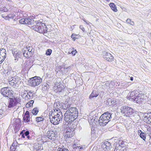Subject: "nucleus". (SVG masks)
Returning a JSON list of instances; mask_svg holds the SVG:
<instances>
[{
  "mask_svg": "<svg viewBox=\"0 0 151 151\" xmlns=\"http://www.w3.org/2000/svg\"><path fill=\"white\" fill-rule=\"evenodd\" d=\"M76 35V36H77V35H75L74 34H72V35H71V38H76L75 37Z\"/></svg>",
  "mask_w": 151,
  "mask_h": 151,
  "instance_id": "obj_48",
  "label": "nucleus"
},
{
  "mask_svg": "<svg viewBox=\"0 0 151 151\" xmlns=\"http://www.w3.org/2000/svg\"><path fill=\"white\" fill-rule=\"evenodd\" d=\"M78 149L79 150H82L83 148L82 147H81L80 146H77V147H76V149Z\"/></svg>",
  "mask_w": 151,
  "mask_h": 151,
  "instance_id": "obj_50",
  "label": "nucleus"
},
{
  "mask_svg": "<svg viewBox=\"0 0 151 151\" xmlns=\"http://www.w3.org/2000/svg\"><path fill=\"white\" fill-rule=\"evenodd\" d=\"M77 146H76V145H73V147L74 149H76V147H77Z\"/></svg>",
  "mask_w": 151,
  "mask_h": 151,
  "instance_id": "obj_53",
  "label": "nucleus"
},
{
  "mask_svg": "<svg viewBox=\"0 0 151 151\" xmlns=\"http://www.w3.org/2000/svg\"><path fill=\"white\" fill-rule=\"evenodd\" d=\"M112 114L111 113L107 112L103 114L102 115V116L107 121H108L109 122L110 121V119L111 118Z\"/></svg>",
  "mask_w": 151,
  "mask_h": 151,
  "instance_id": "obj_16",
  "label": "nucleus"
},
{
  "mask_svg": "<svg viewBox=\"0 0 151 151\" xmlns=\"http://www.w3.org/2000/svg\"><path fill=\"white\" fill-rule=\"evenodd\" d=\"M10 149L11 151H15L16 148L13 146V144H12V146L10 147Z\"/></svg>",
  "mask_w": 151,
  "mask_h": 151,
  "instance_id": "obj_38",
  "label": "nucleus"
},
{
  "mask_svg": "<svg viewBox=\"0 0 151 151\" xmlns=\"http://www.w3.org/2000/svg\"><path fill=\"white\" fill-rule=\"evenodd\" d=\"M99 95V93L96 91H93L89 97V99H94V97H97Z\"/></svg>",
  "mask_w": 151,
  "mask_h": 151,
  "instance_id": "obj_19",
  "label": "nucleus"
},
{
  "mask_svg": "<svg viewBox=\"0 0 151 151\" xmlns=\"http://www.w3.org/2000/svg\"><path fill=\"white\" fill-rule=\"evenodd\" d=\"M34 103V101L33 100H30L29 102L28 103H29V104L31 106H32Z\"/></svg>",
  "mask_w": 151,
  "mask_h": 151,
  "instance_id": "obj_41",
  "label": "nucleus"
},
{
  "mask_svg": "<svg viewBox=\"0 0 151 151\" xmlns=\"http://www.w3.org/2000/svg\"><path fill=\"white\" fill-rule=\"evenodd\" d=\"M113 83V82H111V84Z\"/></svg>",
  "mask_w": 151,
  "mask_h": 151,
  "instance_id": "obj_62",
  "label": "nucleus"
},
{
  "mask_svg": "<svg viewBox=\"0 0 151 151\" xmlns=\"http://www.w3.org/2000/svg\"><path fill=\"white\" fill-rule=\"evenodd\" d=\"M126 22L131 25H133L134 24V22L133 21H131V19H128L127 20Z\"/></svg>",
  "mask_w": 151,
  "mask_h": 151,
  "instance_id": "obj_34",
  "label": "nucleus"
},
{
  "mask_svg": "<svg viewBox=\"0 0 151 151\" xmlns=\"http://www.w3.org/2000/svg\"><path fill=\"white\" fill-rule=\"evenodd\" d=\"M9 84L12 86H16V84L19 82V80L18 78L12 77L10 79L9 81Z\"/></svg>",
  "mask_w": 151,
  "mask_h": 151,
  "instance_id": "obj_11",
  "label": "nucleus"
},
{
  "mask_svg": "<svg viewBox=\"0 0 151 151\" xmlns=\"http://www.w3.org/2000/svg\"><path fill=\"white\" fill-rule=\"evenodd\" d=\"M30 116L29 115H24L23 119L25 122H28L30 121Z\"/></svg>",
  "mask_w": 151,
  "mask_h": 151,
  "instance_id": "obj_26",
  "label": "nucleus"
},
{
  "mask_svg": "<svg viewBox=\"0 0 151 151\" xmlns=\"http://www.w3.org/2000/svg\"><path fill=\"white\" fill-rule=\"evenodd\" d=\"M22 137L23 138H25V135L24 134H22Z\"/></svg>",
  "mask_w": 151,
  "mask_h": 151,
  "instance_id": "obj_56",
  "label": "nucleus"
},
{
  "mask_svg": "<svg viewBox=\"0 0 151 151\" xmlns=\"http://www.w3.org/2000/svg\"><path fill=\"white\" fill-rule=\"evenodd\" d=\"M73 133L69 132H66V134L65 135V136L68 138H71L73 137Z\"/></svg>",
  "mask_w": 151,
  "mask_h": 151,
  "instance_id": "obj_27",
  "label": "nucleus"
},
{
  "mask_svg": "<svg viewBox=\"0 0 151 151\" xmlns=\"http://www.w3.org/2000/svg\"><path fill=\"white\" fill-rule=\"evenodd\" d=\"M60 104L59 103H56L54 104V111L58 112L60 110L59 108L60 107Z\"/></svg>",
  "mask_w": 151,
  "mask_h": 151,
  "instance_id": "obj_20",
  "label": "nucleus"
},
{
  "mask_svg": "<svg viewBox=\"0 0 151 151\" xmlns=\"http://www.w3.org/2000/svg\"><path fill=\"white\" fill-rule=\"evenodd\" d=\"M34 21L32 19L29 18H22L19 20V23L23 24L29 25V27L34 30L40 33L45 32L47 27L44 23L37 21Z\"/></svg>",
  "mask_w": 151,
  "mask_h": 151,
  "instance_id": "obj_1",
  "label": "nucleus"
},
{
  "mask_svg": "<svg viewBox=\"0 0 151 151\" xmlns=\"http://www.w3.org/2000/svg\"><path fill=\"white\" fill-rule=\"evenodd\" d=\"M133 79V77H132L130 78V80L132 81Z\"/></svg>",
  "mask_w": 151,
  "mask_h": 151,
  "instance_id": "obj_57",
  "label": "nucleus"
},
{
  "mask_svg": "<svg viewBox=\"0 0 151 151\" xmlns=\"http://www.w3.org/2000/svg\"><path fill=\"white\" fill-rule=\"evenodd\" d=\"M29 115V112L28 111H26V112L25 113V114H24V115Z\"/></svg>",
  "mask_w": 151,
  "mask_h": 151,
  "instance_id": "obj_52",
  "label": "nucleus"
},
{
  "mask_svg": "<svg viewBox=\"0 0 151 151\" xmlns=\"http://www.w3.org/2000/svg\"><path fill=\"white\" fill-rule=\"evenodd\" d=\"M52 50L51 49H48L46 51V54L47 55H50L52 53Z\"/></svg>",
  "mask_w": 151,
  "mask_h": 151,
  "instance_id": "obj_33",
  "label": "nucleus"
},
{
  "mask_svg": "<svg viewBox=\"0 0 151 151\" xmlns=\"http://www.w3.org/2000/svg\"><path fill=\"white\" fill-rule=\"evenodd\" d=\"M23 54L24 56L25 57H28V56L29 55V54H28V51L27 50H23Z\"/></svg>",
  "mask_w": 151,
  "mask_h": 151,
  "instance_id": "obj_32",
  "label": "nucleus"
},
{
  "mask_svg": "<svg viewBox=\"0 0 151 151\" xmlns=\"http://www.w3.org/2000/svg\"><path fill=\"white\" fill-rule=\"evenodd\" d=\"M42 79L39 77L35 76L30 78L28 82L30 85L34 86H38L41 83Z\"/></svg>",
  "mask_w": 151,
  "mask_h": 151,
  "instance_id": "obj_6",
  "label": "nucleus"
},
{
  "mask_svg": "<svg viewBox=\"0 0 151 151\" xmlns=\"http://www.w3.org/2000/svg\"><path fill=\"white\" fill-rule=\"evenodd\" d=\"M102 147L104 150H109L111 148V143L108 141H105L102 145Z\"/></svg>",
  "mask_w": 151,
  "mask_h": 151,
  "instance_id": "obj_13",
  "label": "nucleus"
},
{
  "mask_svg": "<svg viewBox=\"0 0 151 151\" xmlns=\"http://www.w3.org/2000/svg\"><path fill=\"white\" fill-rule=\"evenodd\" d=\"M109 6L111 7V9L114 12H116L117 11V9L116 5L114 3H110Z\"/></svg>",
  "mask_w": 151,
  "mask_h": 151,
  "instance_id": "obj_24",
  "label": "nucleus"
},
{
  "mask_svg": "<svg viewBox=\"0 0 151 151\" xmlns=\"http://www.w3.org/2000/svg\"><path fill=\"white\" fill-rule=\"evenodd\" d=\"M145 97L146 96L144 94H139L137 96L136 98H134V101L137 103H141L143 102Z\"/></svg>",
  "mask_w": 151,
  "mask_h": 151,
  "instance_id": "obj_9",
  "label": "nucleus"
},
{
  "mask_svg": "<svg viewBox=\"0 0 151 151\" xmlns=\"http://www.w3.org/2000/svg\"><path fill=\"white\" fill-rule=\"evenodd\" d=\"M12 52L14 57H19L20 54V51L17 49H14L13 50Z\"/></svg>",
  "mask_w": 151,
  "mask_h": 151,
  "instance_id": "obj_18",
  "label": "nucleus"
},
{
  "mask_svg": "<svg viewBox=\"0 0 151 151\" xmlns=\"http://www.w3.org/2000/svg\"><path fill=\"white\" fill-rule=\"evenodd\" d=\"M6 50L4 48L0 49V55L2 56H4L6 58Z\"/></svg>",
  "mask_w": 151,
  "mask_h": 151,
  "instance_id": "obj_22",
  "label": "nucleus"
},
{
  "mask_svg": "<svg viewBox=\"0 0 151 151\" xmlns=\"http://www.w3.org/2000/svg\"><path fill=\"white\" fill-rule=\"evenodd\" d=\"M26 106L27 108H28L29 107H30V106L29 105V103H27L26 105Z\"/></svg>",
  "mask_w": 151,
  "mask_h": 151,
  "instance_id": "obj_49",
  "label": "nucleus"
},
{
  "mask_svg": "<svg viewBox=\"0 0 151 151\" xmlns=\"http://www.w3.org/2000/svg\"><path fill=\"white\" fill-rule=\"evenodd\" d=\"M143 132H142L141 130H138V135H140V134H141Z\"/></svg>",
  "mask_w": 151,
  "mask_h": 151,
  "instance_id": "obj_46",
  "label": "nucleus"
},
{
  "mask_svg": "<svg viewBox=\"0 0 151 151\" xmlns=\"http://www.w3.org/2000/svg\"><path fill=\"white\" fill-rule=\"evenodd\" d=\"M27 138H28V139H30V136L29 135H28V136H27Z\"/></svg>",
  "mask_w": 151,
  "mask_h": 151,
  "instance_id": "obj_58",
  "label": "nucleus"
},
{
  "mask_svg": "<svg viewBox=\"0 0 151 151\" xmlns=\"http://www.w3.org/2000/svg\"><path fill=\"white\" fill-rule=\"evenodd\" d=\"M56 132L52 131H48L47 133V137L51 140H54L56 138Z\"/></svg>",
  "mask_w": 151,
  "mask_h": 151,
  "instance_id": "obj_10",
  "label": "nucleus"
},
{
  "mask_svg": "<svg viewBox=\"0 0 151 151\" xmlns=\"http://www.w3.org/2000/svg\"><path fill=\"white\" fill-rule=\"evenodd\" d=\"M7 19H13L14 18V16L9 14L6 17Z\"/></svg>",
  "mask_w": 151,
  "mask_h": 151,
  "instance_id": "obj_40",
  "label": "nucleus"
},
{
  "mask_svg": "<svg viewBox=\"0 0 151 151\" xmlns=\"http://www.w3.org/2000/svg\"><path fill=\"white\" fill-rule=\"evenodd\" d=\"M38 112V110L37 108H34L32 111V113L33 114L36 115Z\"/></svg>",
  "mask_w": 151,
  "mask_h": 151,
  "instance_id": "obj_28",
  "label": "nucleus"
},
{
  "mask_svg": "<svg viewBox=\"0 0 151 151\" xmlns=\"http://www.w3.org/2000/svg\"><path fill=\"white\" fill-rule=\"evenodd\" d=\"M38 137L39 138H37L36 139L37 143L34 145L33 147L34 151H40V149L42 150V148L41 145L42 143L43 144L45 142L43 139L44 136L43 137H42L41 135H39ZM46 141V140L45 142Z\"/></svg>",
  "mask_w": 151,
  "mask_h": 151,
  "instance_id": "obj_4",
  "label": "nucleus"
},
{
  "mask_svg": "<svg viewBox=\"0 0 151 151\" xmlns=\"http://www.w3.org/2000/svg\"><path fill=\"white\" fill-rule=\"evenodd\" d=\"M4 8V7L2 8H0V11H3Z\"/></svg>",
  "mask_w": 151,
  "mask_h": 151,
  "instance_id": "obj_54",
  "label": "nucleus"
},
{
  "mask_svg": "<svg viewBox=\"0 0 151 151\" xmlns=\"http://www.w3.org/2000/svg\"><path fill=\"white\" fill-rule=\"evenodd\" d=\"M77 52L75 50V51H72L71 52V53L73 55H75L76 54V53Z\"/></svg>",
  "mask_w": 151,
  "mask_h": 151,
  "instance_id": "obj_44",
  "label": "nucleus"
},
{
  "mask_svg": "<svg viewBox=\"0 0 151 151\" xmlns=\"http://www.w3.org/2000/svg\"><path fill=\"white\" fill-rule=\"evenodd\" d=\"M136 96H137L135 95L134 91L131 92L129 96V99L132 100V101H134V98H136Z\"/></svg>",
  "mask_w": 151,
  "mask_h": 151,
  "instance_id": "obj_23",
  "label": "nucleus"
},
{
  "mask_svg": "<svg viewBox=\"0 0 151 151\" xmlns=\"http://www.w3.org/2000/svg\"><path fill=\"white\" fill-rule=\"evenodd\" d=\"M121 112L126 116L129 117L134 113L132 109L127 106H124L121 108Z\"/></svg>",
  "mask_w": 151,
  "mask_h": 151,
  "instance_id": "obj_5",
  "label": "nucleus"
},
{
  "mask_svg": "<svg viewBox=\"0 0 151 151\" xmlns=\"http://www.w3.org/2000/svg\"><path fill=\"white\" fill-rule=\"evenodd\" d=\"M109 122V121H107L106 119L102 116L101 115L99 118V122L101 126H105Z\"/></svg>",
  "mask_w": 151,
  "mask_h": 151,
  "instance_id": "obj_15",
  "label": "nucleus"
},
{
  "mask_svg": "<svg viewBox=\"0 0 151 151\" xmlns=\"http://www.w3.org/2000/svg\"><path fill=\"white\" fill-rule=\"evenodd\" d=\"M57 89L58 91L61 92L62 90L63 89V86L62 85H59L57 86Z\"/></svg>",
  "mask_w": 151,
  "mask_h": 151,
  "instance_id": "obj_29",
  "label": "nucleus"
},
{
  "mask_svg": "<svg viewBox=\"0 0 151 151\" xmlns=\"http://www.w3.org/2000/svg\"><path fill=\"white\" fill-rule=\"evenodd\" d=\"M143 117L144 119L146 121L147 123L151 124V112L145 113Z\"/></svg>",
  "mask_w": 151,
  "mask_h": 151,
  "instance_id": "obj_12",
  "label": "nucleus"
},
{
  "mask_svg": "<svg viewBox=\"0 0 151 151\" xmlns=\"http://www.w3.org/2000/svg\"><path fill=\"white\" fill-rule=\"evenodd\" d=\"M115 146V149L114 151H122V150H120L121 148L124 147L123 144L122 142L121 143H116L114 144Z\"/></svg>",
  "mask_w": 151,
  "mask_h": 151,
  "instance_id": "obj_17",
  "label": "nucleus"
},
{
  "mask_svg": "<svg viewBox=\"0 0 151 151\" xmlns=\"http://www.w3.org/2000/svg\"><path fill=\"white\" fill-rule=\"evenodd\" d=\"M65 108H64V109H66L67 108H69L70 107V104H65Z\"/></svg>",
  "mask_w": 151,
  "mask_h": 151,
  "instance_id": "obj_37",
  "label": "nucleus"
},
{
  "mask_svg": "<svg viewBox=\"0 0 151 151\" xmlns=\"http://www.w3.org/2000/svg\"><path fill=\"white\" fill-rule=\"evenodd\" d=\"M33 94L32 93L31 91H29L27 94L25 96V99L26 100H28L32 97Z\"/></svg>",
  "mask_w": 151,
  "mask_h": 151,
  "instance_id": "obj_21",
  "label": "nucleus"
},
{
  "mask_svg": "<svg viewBox=\"0 0 151 151\" xmlns=\"http://www.w3.org/2000/svg\"><path fill=\"white\" fill-rule=\"evenodd\" d=\"M79 28L83 31V32H84L85 31V29L82 25H80V26Z\"/></svg>",
  "mask_w": 151,
  "mask_h": 151,
  "instance_id": "obj_42",
  "label": "nucleus"
},
{
  "mask_svg": "<svg viewBox=\"0 0 151 151\" xmlns=\"http://www.w3.org/2000/svg\"><path fill=\"white\" fill-rule=\"evenodd\" d=\"M24 134L25 136H27L29 135V132L28 131H26L25 132Z\"/></svg>",
  "mask_w": 151,
  "mask_h": 151,
  "instance_id": "obj_43",
  "label": "nucleus"
},
{
  "mask_svg": "<svg viewBox=\"0 0 151 151\" xmlns=\"http://www.w3.org/2000/svg\"><path fill=\"white\" fill-rule=\"evenodd\" d=\"M50 122L54 125H57L61 122L63 119V115L61 112H53L51 111L49 114Z\"/></svg>",
  "mask_w": 151,
  "mask_h": 151,
  "instance_id": "obj_3",
  "label": "nucleus"
},
{
  "mask_svg": "<svg viewBox=\"0 0 151 151\" xmlns=\"http://www.w3.org/2000/svg\"><path fill=\"white\" fill-rule=\"evenodd\" d=\"M129 85L128 84V83H124L121 84V86L122 87L125 88L128 86Z\"/></svg>",
  "mask_w": 151,
  "mask_h": 151,
  "instance_id": "obj_36",
  "label": "nucleus"
},
{
  "mask_svg": "<svg viewBox=\"0 0 151 151\" xmlns=\"http://www.w3.org/2000/svg\"><path fill=\"white\" fill-rule=\"evenodd\" d=\"M9 98L10 99L9 101V108L13 107L17 104L18 102L16 99H13L11 98Z\"/></svg>",
  "mask_w": 151,
  "mask_h": 151,
  "instance_id": "obj_14",
  "label": "nucleus"
},
{
  "mask_svg": "<svg viewBox=\"0 0 151 151\" xmlns=\"http://www.w3.org/2000/svg\"><path fill=\"white\" fill-rule=\"evenodd\" d=\"M110 86H109V87H110L111 86V85H110Z\"/></svg>",
  "mask_w": 151,
  "mask_h": 151,
  "instance_id": "obj_63",
  "label": "nucleus"
},
{
  "mask_svg": "<svg viewBox=\"0 0 151 151\" xmlns=\"http://www.w3.org/2000/svg\"><path fill=\"white\" fill-rule=\"evenodd\" d=\"M11 70H9V71H8L7 72H6V74L7 75H10V72H11Z\"/></svg>",
  "mask_w": 151,
  "mask_h": 151,
  "instance_id": "obj_47",
  "label": "nucleus"
},
{
  "mask_svg": "<svg viewBox=\"0 0 151 151\" xmlns=\"http://www.w3.org/2000/svg\"><path fill=\"white\" fill-rule=\"evenodd\" d=\"M1 92L4 96L6 97L10 98L13 96L12 91L8 87L2 88L1 90Z\"/></svg>",
  "mask_w": 151,
  "mask_h": 151,
  "instance_id": "obj_7",
  "label": "nucleus"
},
{
  "mask_svg": "<svg viewBox=\"0 0 151 151\" xmlns=\"http://www.w3.org/2000/svg\"><path fill=\"white\" fill-rule=\"evenodd\" d=\"M91 151H99L97 149L96 147H94Z\"/></svg>",
  "mask_w": 151,
  "mask_h": 151,
  "instance_id": "obj_45",
  "label": "nucleus"
},
{
  "mask_svg": "<svg viewBox=\"0 0 151 151\" xmlns=\"http://www.w3.org/2000/svg\"><path fill=\"white\" fill-rule=\"evenodd\" d=\"M10 76H15L16 75V73L15 72L12 71V70H11V72H10Z\"/></svg>",
  "mask_w": 151,
  "mask_h": 151,
  "instance_id": "obj_39",
  "label": "nucleus"
},
{
  "mask_svg": "<svg viewBox=\"0 0 151 151\" xmlns=\"http://www.w3.org/2000/svg\"><path fill=\"white\" fill-rule=\"evenodd\" d=\"M104 58L108 61L111 62L113 60L114 57L110 53L104 51L102 53Z\"/></svg>",
  "mask_w": 151,
  "mask_h": 151,
  "instance_id": "obj_8",
  "label": "nucleus"
},
{
  "mask_svg": "<svg viewBox=\"0 0 151 151\" xmlns=\"http://www.w3.org/2000/svg\"><path fill=\"white\" fill-rule=\"evenodd\" d=\"M27 50L29 52V54H32L34 53L35 49L32 46H29L26 48Z\"/></svg>",
  "mask_w": 151,
  "mask_h": 151,
  "instance_id": "obj_25",
  "label": "nucleus"
},
{
  "mask_svg": "<svg viewBox=\"0 0 151 151\" xmlns=\"http://www.w3.org/2000/svg\"><path fill=\"white\" fill-rule=\"evenodd\" d=\"M73 40L74 41L75 40V39L74 38H73Z\"/></svg>",
  "mask_w": 151,
  "mask_h": 151,
  "instance_id": "obj_60",
  "label": "nucleus"
},
{
  "mask_svg": "<svg viewBox=\"0 0 151 151\" xmlns=\"http://www.w3.org/2000/svg\"><path fill=\"white\" fill-rule=\"evenodd\" d=\"M44 86L46 87V89H47L48 88L49 86L47 84L45 86Z\"/></svg>",
  "mask_w": 151,
  "mask_h": 151,
  "instance_id": "obj_55",
  "label": "nucleus"
},
{
  "mask_svg": "<svg viewBox=\"0 0 151 151\" xmlns=\"http://www.w3.org/2000/svg\"><path fill=\"white\" fill-rule=\"evenodd\" d=\"M8 10L5 7H4L3 9V12H7L8 11Z\"/></svg>",
  "mask_w": 151,
  "mask_h": 151,
  "instance_id": "obj_51",
  "label": "nucleus"
},
{
  "mask_svg": "<svg viewBox=\"0 0 151 151\" xmlns=\"http://www.w3.org/2000/svg\"><path fill=\"white\" fill-rule=\"evenodd\" d=\"M44 119L41 117H36V121L37 122H39L41 121H43Z\"/></svg>",
  "mask_w": 151,
  "mask_h": 151,
  "instance_id": "obj_30",
  "label": "nucleus"
},
{
  "mask_svg": "<svg viewBox=\"0 0 151 151\" xmlns=\"http://www.w3.org/2000/svg\"><path fill=\"white\" fill-rule=\"evenodd\" d=\"M57 151H68V149L65 148H59Z\"/></svg>",
  "mask_w": 151,
  "mask_h": 151,
  "instance_id": "obj_35",
  "label": "nucleus"
},
{
  "mask_svg": "<svg viewBox=\"0 0 151 151\" xmlns=\"http://www.w3.org/2000/svg\"><path fill=\"white\" fill-rule=\"evenodd\" d=\"M20 134H22V132H21V133H20Z\"/></svg>",
  "mask_w": 151,
  "mask_h": 151,
  "instance_id": "obj_64",
  "label": "nucleus"
},
{
  "mask_svg": "<svg viewBox=\"0 0 151 151\" xmlns=\"http://www.w3.org/2000/svg\"><path fill=\"white\" fill-rule=\"evenodd\" d=\"M78 113L77 109L74 107L70 108L65 112L64 119L68 123L73 122L77 118Z\"/></svg>",
  "mask_w": 151,
  "mask_h": 151,
  "instance_id": "obj_2",
  "label": "nucleus"
},
{
  "mask_svg": "<svg viewBox=\"0 0 151 151\" xmlns=\"http://www.w3.org/2000/svg\"><path fill=\"white\" fill-rule=\"evenodd\" d=\"M83 21H84L87 24H89V22H88H88H86L85 20H83Z\"/></svg>",
  "mask_w": 151,
  "mask_h": 151,
  "instance_id": "obj_59",
  "label": "nucleus"
},
{
  "mask_svg": "<svg viewBox=\"0 0 151 151\" xmlns=\"http://www.w3.org/2000/svg\"><path fill=\"white\" fill-rule=\"evenodd\" d=\"M32 116L31 117V121H32Z\"/></svg>",
  "mask_w": 151,
  "mask_h": 151,
  "instance_id": "obj_61",
  "label": "nucleus"
},
{
  "mask_svg": "<svg viewBox=\"0 0 151 151\" xmlns=\"http://www.w3.org/2000/svg\"><path fill=\"white\" fill-rule=\"evenodd\" d=\"M140 137L143 140L145 141L146 139V134L144 132H142L141 134H140Z\"/></svg>",
  "mask_w": 151,
  "mask_h": 151,
  "instance_id": "obj_31",
  "label": "nucleus"
}]
</instances>
